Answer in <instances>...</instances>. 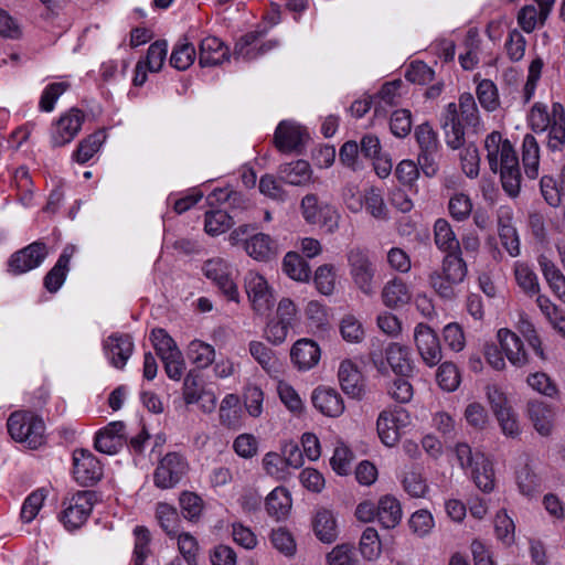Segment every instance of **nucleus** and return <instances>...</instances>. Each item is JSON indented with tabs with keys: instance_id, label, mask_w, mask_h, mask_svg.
I'll list each match as a JSON object with an SVG mask.
<instances>
[{
	"instance_id": "ddd939ff",
	"label": "nucleus",
	"mask_w": 565,
	"mask_h": 565,
	"mask_svg": "<svg viewBox=\"0 0 565 565\" xmlns=\"http://www.w3.org/2000/svg\"><path fill=\"white\" fill-rule=\"evenodd\" d=\"M134 341L128 333H113L104 340L103 349L113 366L122 370L134 352Z\"/></svg>"
},
{
	"instance_id": "c03bdc74",
	"label": "nucleus",
	"mask_w": 565,
	"mask_h": 565,
	"mask_svg": "<svg viewBox=\"0 0 565 565\" xmlns=\"http://www.w3.org/2000/svg\"><path fill=\"white\" fill-rule=\"evenodd\" d=\"M414 135L420 151L437 153L439 149L438 136L428 121L417 126Z\"/></svg>"
},
{
	"instance_id": "864d4df0",
	"label": "nucleus",
	"mask_w": 565,
	"mask_h": 565,
	"mask_svg": "<svg viewBox=\"0 0 565 565\" xmlns=\"http://www.w3.org/2000/svg\"><path fill=\"white\" fill-rule=\"evenodd\" d=\"M135 535V548H134V565H141L146 562L148 554L150 553V532L146 526L138 525L134 530Z\"/></svg>"
},
{
	"instance_id": "f3484780",
	"label": "nucleus",
	"mask_w": 565,
	"mask_h": 565,
	"mask_svg": "<svg viewBox=\"0 0 565 565\" xmlns=\"http://www.w3.org/2000/svg\"><path fill=\"white\" fill-rule=\"evenodd\" d=\"M342 391L350 397L361 399L365 394L361 372L350 360L342 361L338 372Z\"/></svg>"
},
{
	"instance_id": "6ab92c4d",
	"label": "nucleus",
	"mask_w": 565,
	"mask_h": 565,
	"mask_svg": "<svg viewBox=\"0 0 565 565\" xmlns=\"http://www.w3.org/2000/svg\"><path fill=\"white\" fill-rule=\"evenodd\" d=\"M74 252V245L65 246L56 264L44 276L43 285L49 292H56L64 284L70 270V260Z\"/></svg>"
},
{
	"instance_id": "39448f33",
	"label": "nucleus",
	"mask_w": 565,
	"mask_h": 565,
	"mask_svg": "<svg viewBox=\"0 0 565 565\" xmlns=\"http://www.w3.org/2000/svg\"><path fill=\"white\" fill-rule=\"evenodd\" d=\"M202 271L227 300L239 301L237 286L231 278L230 265L224 259L211 258L205 260Z\"/></svg>"
},
{
	"instance_id": "9d476101",
	"label": "nucleus",
	"mask_w": 565,
	"mask_h": 565,
	"mask_svg": "<svg viewBox=\"0 0 565 565\" xmlns=\"http://www.w3.org/2000/svg\"><path fill=\"white\" fill-rule=\"evenodd\" d=\"M46 256V245L42 242H34L11 255L8 262V271L13 275L24 274L39 267Z\"/></svg>"
},
{
	"instance_id": "69168bd1",
	"label": "nucleus",
	"mask_w": 565,
	"mask_h": 565,
	"mask_svg": "<svg viewBox=\"0 0 565 565\" xmlns=\"http://www.w3.org/2000/svg\"><path fill=\"white\" fill-rule=\"evenodd\" d=\"M450 215L457 221H463L469 217L472 211V203L468 195L463 193L455 194L448 203Z\"/></svg>"
},
{
	"instance_id": "f257e3e1",
	"label": "nucleus",
	"mask_w": 565,
	"mask_h": 565,
	"mask_svg": "<svg viewBox=\"0 0 565 565\" xmlns=\"http://www.w3.org/2000/svg\"><path fill=\"white\" fill-rule=\"evenodd\" d=\"M7 427L15 441L26 444L30 449H38L45 441V424L41 416L31 411L12 413Z\"/></svg>"
},
{
	"instance_id": "b1692460",
	"label": "nucleus",
	"mask_w": 565,
	"mask_h": 565,
	"mask_svg": "<svg viewBox=\"0 0 565 565\" xmlns=\"http://www.w3.org/2000/svg\"><path fill=\"white\" fill-rule=\"evenodd\" d=\"M527 416L535 430L542 436H548L553 427V412L548 405L539 399L527 402Z\"/></svg>"
},
{
	"instance_id": "603ef678",
	"label": "nucleus",
	"mask_w": 565,
	"mask_h": 565,
	"mask_svg": "<svg viewBox=\"0 0 565 565\" xmlns=\"http://www.w3.org/2000/svg\"><path fill=\"white\" fill-rule=\"evenodd\" d=\"M168 51L166 40H157L148 47L146 58L143 61L149 72H159L164 63Z\"/></svg>"
},
{
	"instance_id": "c9c22d12",
	"label": "nucleus",
	"mask_w": 565,
	"mask_h": 565,
	"mask_svg": "<svg viewBox=\"0 0 565 565\" xmlns=\"http://www.w3.org/2000/svg\"><path fill=\"white\" fill-rule=\"evenodd\" d=\"M245 250L257 260H267L274 254L273 241L269 235L255 233L246 242Z\"/></svg>"
},
{
	"instance_id": "79ce46f5",
	"label": "nucleus",
	"mask_w": 565,
	"mask_h": 565,
	"mask_svg": "<svg viewBox=\"0 0 565 565\" xmlns=\"http://www.w3.org/2000/svg\"><path fill=\"white\" fill-rule=\"evenodd\" d=\"M285 274L296 281H308L310 278L309 264L296 252L285 254Z\"/></svg>"
},
{
	"instance_id": "052dcab7",
	"label": "nucleus",
	"mask_w": 565,
	"mask_h": 565,
	"mask_svg": "<svg viewBox=\"0 0 565 565\" xmlns=\"http://www.w3.org/2000/svg\"><path fill=\"white\" fill-rule=\"evenodd\" d=\"M477 96L481 106L492 111L499 105L497 87L490 79H483L477 87Z\"/></svg>"
},
{
	"instance_id": "72a5a7b5",
	"label": "nucleus",
	"mask_w": 565,
	"mask_h": 565,
	"mask_svg": "<svg viewBox=\"0 0 565 565\" xmlns=\"http://www.w3.org/2000/svg\"><path fill=\"white\" fill-rule=\"evenodd\" d=\"M382 299L386 307L397 308L411 299L406 285L401 279L388 281L382 291Z\"/></svg>"
},
{
	"instance_id": "5fc2aeb1",
	"label": "nucleus",
	"mask_w": 565,
	"mask_h": 565,
	"mask_svg": "<svg viewBox=\"0 0 565 565\" xmlns=\"http://www.w3.org/2000/svg\"><path fill=\"white\" fill-rule=\"evenodd\" d=\"M501 184L511 198H516L521 190V170L519 166L500 168Z\"/></svg>"
},
{
	"instance_id": "e433bc0d",
	"label": "nucleus",
	"mask_w": 565,
	"mask_h": 565,
	"mask_svg": "<svg viewBox=\"0 0 565 565\" xmlns=\"http://www.w3.org/2000/svg\"><path fill=\"white\" fill-rule=\"evenodd\" d=\"M498 232L502 246L510 256L515 257L520 254V239L516 230L511 224V218L499 217Z\"/></svg>"
},
{
	"instance_id": "f8f14e48",
	"label": "nucleus",
	"mask_w": 565,
	"mask_h": 565,
	"mask_svg": "<svg viewBox=\"0 0 565 565\" xmlns=\"http://www.w3.org/2000/svg\"><path fill=\"white\" fill-rule=\"evenodd\" d=\"M84 118V113L76 107L61 116L52 131V146L56 148L71 142L81 130Z\"/></svg>"
},
{
	"instance_id": "4468645a",
	"label": "nucleus",
	"mask_w": 565,
	"mask_h": 565,
	"mask_svg": "<svg viewBox=\"0 0 565 565\" xmlns=\"http://www.w3.org/2000/svg\"><path fill=\"white\" fill-rule=\"evenodd\" d=\"M441 128L444 130L446 145L457 150L465 146V125L461 122L458 108L455 103H449L441 118Z\"/></svg>"
},
{
	"instance_id": "7c9ffc66",
	"label": "nucleus",
	"mask_w": 565,
	"mask_h": 565,
	"mask_svg": "<svg viewBox=\"0 0 565 565\" xmlns=\"http://www.w3.org/2000/svg\"><path fill=\"white\" fill-rule=\"evenodd\" d=\"M220 422L230 429L241 428V408L237 395L228 394L224 397L220 406Z\"/></svg>"
},
{
	"instance_id": "58836bf2",
	"label": "nucleus",
	"mask_w": 565,
	"mask_h": 565,
	"mask_svg": "<svg viewBox=\"0 0 565 565\" xmlns=\"http://www.w3.org/2000/svg\"><path fill=\"white\" fill-rule=\"evenodd\" d=\"M188 358L198 369H205L213 363L215 350L203 341L193 340L188 348Z\"/></svg>"
},
{
	"instance_id": "20e7f679",
	"label": "nucleus",
	"mask_w": 565,
	"mask_h": 565,
	"mask_svg": "<svg viewBox=\"0 0 565 565\" xmlns=\"http://www.w3.org/2000/svg\"><path fill=\"white\" fill-rule=\"evenodd\" d=\"M267 34V28L257 25V29L247 32L236 42L233 56L246 62L257 58L266 54L270 50L279 46V40H269L259 44V40Z\"/></svg>"
},
{
	"instance_id": "4d7b16f0",
	"label": "nucleus",
	"mask_w": 565,
	"mask_h": 565,
	"mask_svg": "<svg viewBox=\"0 0 565 565\" xmlns=\"http://www.w3.org/2000/svg\"><path fill=\"white\" fill-rule=\"evenodd\" d=\"M340 332L347 342L359 343L364 338L362 323L352 315L344 316L340 322Z\"/></svg>"
},
{
	"instance_id": "2eb2a0df",
	"label": "nucleus",
	"mask_w": 565,
	"mask_h": 565,
	"mask_svg": "<svg viewBox=\"0 0 565 565\" xmlns=\"http://www.w3.org/2000/svg\"><path fill=\"white\" fill-rule=\"evenodd\" d=\"M313 406L324 416L338 417L344 411L341 395L332 387L319 386L311 395Z\"/></svg>"
},
{
	"instance_id": "7ed1b4c3",
	"label": "nucleus",
	"mask_w": 565,
	"mask_h": 565,
	"mask_svg": "<svg viewBox=\"0 0 565 565\" xmlns=\"http://www.w3.org/2000/svg\"><path fill=\"white\" fill-rule=\"evenodd\" d=\"M300 211L308 224L319 225L328 233H333L339 227L340 215L337 210L328 203H319L318 196L313 193H308L301 199Z\"/></svg>"
},
{
	"instance_id": "a211bd4d",
	"label": "nucleus",
	"mask_w": 565,
	"mask_h": 565,
	"mask_svg": "<svg viewBox=\"0 0 565 565\" xmlns=\"http://www.w3.org/2000/svg\"><path fill=\"white\" fill-rule=\"evenodd\" d=\"M228 47L216 36L203 39L199 46V64L201 67L216 66L230 60Z\"/></svg>"
},
{
	"instance_id": "0e129e2a",
	"label": "nucleus",
	"mask_w": 565,
	"mask_h": 565,
	"mask_svg": "<svg viewBox=\"0 0 565 565\" xmlns=\"http://www.w3.org/2000/svg\"><path fill=\"white\" fill-rule=\"evenodd\" d=\"M540 189L545 202L548 205L553 207L559 206L562 196L564 195L561 193L559 185L553 177L543 175L540 180Z\"/></svg>"
},
{
	"instance_id": "338daca9",
	"label": "nucleus",
	"mask_w": 565,
	"mask_h": 565,
	"mask_svg": "<svg viewBox=\"0 0 565 565\" xmlns=\"http://www.w3.org/2000/svg\"><path fill=\"white\" fill-rule=\"evenodd\" d=\"M391 131L398 138H404L411 132L412 115L407 109H397L391 116Z\"/></svg>"
},
{
	"instance_id": "de8ad7c7",
	"label": "nucleus",
	"mask_w": 565,
	"mask_h": 565,
	"mask_svg": "<svg viewBox=\"0 0 565 565\" xmlns=\"http://www.w3.org/2000/svg\"><path fill=\"white\" fill-rule=\"evenodd\" d=\"M195 58V49L189 43L184 42L175 45L170 56V65L178 71H185L189 68Z\"/></svg>"
},
{
	"instance_id": "774afa93",
	"label": "nucleus",
	"mask_w": 565,
	"mask_h": 565,
	"mask_svg": "<svg viewBox=\"0 0 565 565\" xmlns=\"http://www.w3.org/2000/svg\"><path fill=\"white\" fill-rule=\"evenodd\" d=\"M178 537V546L179 551L184 557L188 565H199L198 564V551L199 544L196 540L189 533H179Z\"/></svg>"
},
{
	"instance_id": "bf43d9fd",
	"label": "nucleus",
	"mask_w": 565,
	"mask_h": 565,
	"mask_svg": "<svg viewBox=\"0 0 565 565\" xmlns=\"http://www.w3.org/2000/svg\"><path fill=\"white\" fill-rule=\"evenodd\" d=\"M180 507L185 519L196 520L202 512L203 501L194 492L184 491L180 495Z\"/></svg>"
},
{
	"instance_id": "6e6552de",
	"label": "nucleus",
	"mask_w": 565,
	"mask_h": 565,
	"mask_svg": "<svg viewBox=\"0 0 565 565\" xmlns=\"http://www.w3.org/2000/svg\"><path fill=\"white\" fill-rule=\"evenodd\" d=\"M74 478L83 487H92L103 477L100 461L87 449H76L73 454Z\"/></svg>"
},
{
	"instance_id": "bb28decb",
	"label": "nucleus",
	"mask_w": 565,
	"mask_h": 565,
	"mask_svg": "<svg viewBox=\"0 0 565 565\" xmlns=\"http://www.w3.org/2000/svg\"><path fill=\"white\" fill-rule=\"evenodd\" d=\"M376 518L385 529L395 527L402 519V508L398 500L392 495H384L376 507Z\"/></svg>"
},
{
	"instance_id": "a878e982",
	"label": "nucleus",
	"mask_w": 565,
	"mask_h": 565,
	"mask_svg": "<svg viewBox=\"0 0 565 565\" xmlns=\"http://www.w3.org/2000/svg\"><path fill=\"white\" fill-rule=\"evenodd\" d=\"M434 241L436 246L446 254L459 253L461 250L460 241L445 218H438L435 222Z\"/></svg>"
},
{
	"instance_id": "3c124183",
	"label": "nucleus",
	"mask_w": 565,
	"mask_h": 565,
	"mask_svg": "<svg viewBox=\"0 0 565 565\" xmlns=\"http://www.w3.org/2000/svg\"><path fill=\"white\" fill-rule=\"evenodd\" d=\"M360 552L365 559L377 558L381 553V541L374 527H366L360 540Z\"/></svg>"
},
{
	"instance_id": "49530a36",
	"label": "nucleus",
	"mask_w": 565,
	"mask_h": 565,
	"mask_svg": "<svg viewBox=\"0 0 565 565\" xmlns=\"http://www.w3.org/2000/svg\"><path fill=\"white\" fill-rule=\"evenodd\" d=\"M313 281L320 294L326 296L332 295L335 288L334 266L331 264L319 266L316 269Z\"/></svg>"
},
{
	"instance_id": "4be33fe9",
	"label": "nucleus",
	"mask_w": 565,
	"mask_h": 565,
	"mask_svg": "<svg viewBox=\"0 0 565 565\" xmlns=\"http://www.w3.org/2000/svg\"><path fill=\"white\" fill-rule=\"evenodd\" d=\"M249 352L253 358L263 366V369L277 380L276 391L279 399L282 402V380H279V371L276 369L278 360L271 356V351L262 342L253 341L249 343Z\"/></svg>"
},
{
	"instance_id": "1a4fd4ad",
	"label": "nucleus",
	"mask_w": 565,
	"mask_h": 565,
	"mask_svg": "<svg viewBox=\"0 0 565 565\" xmlns=\"http://www.w3.org/2000/svg\"><path fill=\"white\" fill-rule=\"evenodd\" d=\"M414 340L423 362L431 367L437 365L441 359V347L437 333L425 323H418L414 331Z\"/></svg>"
},
{
	"instance_id": "f03ea898",
	"label": "nucleus",
	"mask_w": 565,
	"mask_h": 565,
	"mask_svg": "<svg viewBox=\"0 0 565 565\" xmlns=\"http://www.w3.org/2000/svg\"><path fill=\"white\" fill-rule=\"evenodd\" d=\"M350 275L355 287L365 296L375 295L377 284L375 280V266L370 257V252L364 248L353 247L348 254Z\"/></svg>"
},
{
	"instance_id": "37998d69",
	"label": "nucleus",
	"mask_w": 565,
	"mask_h": 565,
	"mask_svg": "<svg viewBox=\"0 0 565 565\" xmlns=\"http://www.w3.org/2000/svg\"><path fill=\"white\" fill-rule=\"evenodd\" d=\"M104 139L105 135L100 130L83 139L73 153L74 160L78 163L87 162L99 150Z\"/></svg>"
},
{
	"instance_id": "680f3d73",
	"label": "nucleus",
	"mask_w": 565,
	"mask_h": 565,
	"mask_svg": "<svg viewBox=\"0 0 565 565\" xmlns=\"http://www.w3.org/2000/svg\"><path fill=\"white\" fill-rule=\"evenodd\" d=\"M435 72L424 62H413L405 73V78L408 82L426 85L434 79Z\"/></svg>"
},
{
	"instance_id": "a18cd8bd",
	"label": "nucleus",
	"mask_w": 565,
	"mask_h": 565,
	"mask_svg": "<svg viewBox=\"0 0 565 565\" xmlns=\"http://www.w3.org/2000/svg\"><path fill=\"white\" fill-rule=\"evenodd\" d=\"M46 494L47 491L44 488H40L25 498L20 512L21 520L24 523H30L35 519L43 505Z\"/></svg>"
},
{
	"instance_id": "0eeeda50",
	"label": "nucleus",
	"mask_w": 565,
	"mask_h": 565,
	"mask_svg": "<svg viewBox=\"0 0 565 565\" xmlns=\"http://www.w3.org/2000/svg\"><path fill=\"white\" fill-rule=\"evenodd\" d=\"M188 469L184 458L178 452H168L153 473V482L160 489L174 487Z\"/></svg>"
},
{
	"instance_id": "09e8293b",
	"label": "nucleus",
	"mask_w": 565,
	"mask_h": 565,
	"mask_svg": "<svg viewBox=\"0 0 565 565\" xmlns=\"http://www.w3.org/2000/svg\"><path fill=\"white\" fill-rule=\"evenodd\" d=\"M436 380L444 391L454 392L460 383L459 371L452 362H444L437 370Z\"/></svg>"
},
{
	"instance_id": "5701e85b",
	"label": "nucleus",
	"mask_w": 565,
	"mask_h": 565,
	"mask_svg": "<svg viewBox=\"0 0 565 565\" xmlns=\"http://www.w3.org/2000/svg\"><path fill=\"white\" fill-rule=\"evenodd\" d=\"M312 530L322 543H333L338 537V527L332 511L319 509L312 519Z\"/></svg>"
},
{
	"instance_id": "9b49d317",
	"label": "nucleus",
	"mask_w": 565,
	"mask_h": 565,
	"mask_svg": "<svg viewBox=\"0 0 565 565\" xmlns=\"http://www.w3.org/2000/svg\"><path fill=\"white\" fill-rule=\"evenodd\" d=\"M487 397L502 431L507 436H516L519 434V426L511 407L508 406L505 395L495 386H488Z\"/></svg>"
},
{
	"instance_id": "c756f323",
	"label": "nucleus",
	"mask_w": 565,
	"mask_h": 565,
	"mask_svg": "<svg viewBox=\"0 0 565 565\" xmlns=\"http://www.w3.org/2000/svg\"><path fill=\"white\" fill-rule=\"evenodd\" d=\"M539 264L541 266L544 278L553 292L565 302V277L555 264L550 260L546 256L541 255L539 257Z\"/></svg>"
},
{
	"instance_id": "473e14b6",
	"label": "nucleus",
	"mask_w": 565,
	"mask_h": 565,
	"mask_svg": "<svg viewBox=\"0 0 565 565\" xmlns=\"http://www.w3.org/2000/svg\"><path fill=\"white\" fill-rule=\"evenodd\" d=\"M522 161L526 175L535 179L539 173L540 148L535 137L530 134L523 139Z\"/></svg>"
},
{
	"instance_id": "a19ab883",
	"label": "nucleus",
	"mask_w": 565,
	"mask_h": 565,
	"mask_svg": "<svg viewBox=\"0 0 565 565\" xmlns=\"http://www.w3.org/2000/svg\"><path fill=\"white\" fill-rule=\"evenodd\" d=\"M150 341L157 352V354L162 360L163 356H179L180 350L177 347L175 341L168 334V332L162 328H156L150 333Z\"/></svg>"
},
{
	"instance_id": "e2e57ef3",
	"label": "nucleus",
	"mask_w": 565,
	"mask_h": 565,
	"mask_svg": "<svg viewBox=\"0 0 565 565\" xmlns=\"http://www.w3.org/2000/svg\"><path fill=\"white\" fill-rule=\"evenodd\" d=\"M327 565H359L350 544H340L327 554Z\"/></svg>"
},
{
	"instance_id": "13d9d810",
	"label": "nucleus",
	"mask_w": 565,
	"mask_h": 565,
	"mask_svg": "<svg viewBox=\"0 0 565 565\" xmlns=\"http://www.w3.org/2000/svg\"><path fill=\"white\" fill-rule=\"evenodd\" d=\"M70 87L66 82H55L49 84L43 90L40 98V109L50 113L54 109L55 103L58 97Z\"/></svg>"
},
{
	"instance_id": "2f4dec72",
	"label": "nucleus",
	"mask_w": 565,
	"mask_h": 565,
	"mask_svg": "<svg viewBox=\"0 0 565 565\" xmlns=\"http://www.w3.org/2000/svg\"><path fill=\"white\" fill-rule=\"evenodd\" d=\"M457 108L461 122L467 128H471L473 134H478L480 128V118L473 96L470 93L461 94Z\"/></svg>"
},
{
	"instance_id": "393cba45",
	"label": "nucleus",
	"mask_w": 565,
	"mask_h": 565,
	"mask_svg": "<svg viewBox=\"0 0 565 565\" xmlns=\"http://www.w3.org/2000/svg\"><path fill=\"white\" fill-rule=\"evenodd\" d=\"M309 141L310 135L306 127L285 120V154H302Z\"/></svg>"
},
{
	"instance_id": "dca6fc26",
	"label": "nucleus",
	"mask_w": 565,
	"mask_h": 565,
	"mask_svg": "<svg viewBox=\"0 0 565 565\" xmlns=\"http://www.w3.org/2000/svg\"><path fill=\"white\" fill-rule=\"evenodd\" d=\"M386 364L392 371L403 377H412L415 372L414 361L411 359V350L406 345L392 342L385 348Z\"/></svg>"
},
{
	"instance_id": "c85d7f7f",
	"label": "nucleus",
	"mask_w": 565,
	"mask_h": 565,
	"mask_svg": "<svg viewBox=\"0 0 565 565\" xmlns=\"http://www.w3.org/2000/svg\"><path fill=\"white\" fill-rule=\"evenodd\" d=\"M462 250L459 253L446 254L441 263V274L446 276V279L450 282L461 284L467 274L468 267L463 258L461 257Z\"/></svg>"
},
{
	"instance_id": "6e6d98bb",
	"label": "nucleus",
	"mask_w": 565,
	"mask_h": 565,
	"mask_svg": "<svg viewBox=\"0 0 565 565\" xmlns=\"http://www.w3.org/2000/svg\"><path fill=\"white\" fill-rule=\"evenodd\" d=\"M461 169L468 178H477L479 174L480 157L475 142H469L460 153Z\"/></svg>"
},
{
	"instance_id": "8fccbe9b",
	"label": "nucleus",
	"mask_w": 565,
	"mask_h": 565,
	"mask_svg": "<svg viewBox=\"0 0 565 565\" xmlns=\"http://www.w3.org/2000/svg\"><path fill=\"white\" fill-rule=\"evenodd\" d=\"M515 279L520 288L529 296H534L540 291V285L536 274L525 264L515 266Z\"/></svg>"
},
{
	"instance_id": "cd10ccee",
	"label": "nucleus",
	"mask_w": 565,
	"mask_h": 565,
	"mask_svg": "<svg viewBox=\"0 0 565 565\" xmlns=\"http://www.w3.org/2000/svg\"><path fill=\"white\" fill-rule=\"evenodd\" d=\"M313 171L307 160H296L285 164V183L307 186L312 182Z\"/></svg>"
},
{
	"instance_id": "423d86ee",
	"label": "nucleus",
	"mask_w": 565,
	"mask_h": 565,
	"mask_svg": "<svg viewBox=\"0 0 565 565\" xmlns=\"http://www.w3.org/2000/svg\"><path fill=\"white\" fill-rule=\"evenodd\" d=\"M245 290L253 309L262 316H267L275 305V298L267 280L253 271L245 276Z\"/></svg>"
},
{
	"instance_id": "412c9836",
	"label": "nucleus",
	"mask_w": 565,
	"mask_h": 565,
	"mask_svg": "<svg viewBox=\"0 0 565 565\" xmlns=\"http://www.w3.org/2000/svg\"><path fill=\"white\" fill-rule=\"evenodd\" d=\"M498 339L508 360L513 365L523 366L527 363V354L524 351L523 342L514 332L508 329H500L498 331Z\"/></svg>"
},
{
	"instance_id": "aec40b11",
	"label": "nucleus",
	"mask_w": 565,
	"mask_h": 565,
	"mask_svg": "<svg viewBox=\"0 0 565 565\" xmlns=\"http://www.w3.org/2000/svg\"><path fill=\"white\" fill-rule=\"evenodd\" d=\"M320 359L318 344L310 339L298 340L290 350V360L299 370H309Z\"/></svg>"
},
{
	"instance_id": "f704fd0d",
	"label": "nucleus",
	"mask_w": 565,
	"mask_h": 565,
	"mask_svg": "<svg viewBox=\"0 0 565 565\" xmlns=\"http://www.w3.org/2000/svg\"><path fill=\"white\" fill-rule=\"evenodd\" d=\"M472 478L476 486L483 492L489 493L494 488V471L492 462L484 457L480 456V461H476V467L472 469Z\"/></svg>"
},
{
	"instance_id": "4c0bfd02",
	"label": "nucleus",
	"mask_w": 565,
	"mask_h": 565,
	"mask_svg": "<svg viewBox=\"0 0 565 565\" xmlns=\"http://www.w3.org/2000/svg\"><path fill=\"white\" fill-rule=\"evenodd\" d=\"M156 516L167 535L175 537L180 533V519L175 508L168 503H159L157 505Z\"/></svg>"
},
{
	"instance_id": "ea45409f",
	"label": "nucleus",
	"mask_w": 565,
	"mask_h": 565,
	"mask_svg": "<svg viewBox=\"0 0 565 565\" xmlns=\"http://www.w3.org/2000/svg\"><path fill=\"white\" fill-rule=\"evenodd\" d=\"M234 225L233 216L223 210H212L205 213L204 230L209 235L216 236Z\"/></svg>"
}]
</instances>
